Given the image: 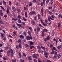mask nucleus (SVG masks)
Here are the masks:
<instances>
[{
    "instance_id": "23",
    "label": "nucleus",
    "mask_w": 62,
    "mask_h": 62,
    "mask_svg": "<svg viewBox=\"0 0 62 62\" xmlns=\"http://www.w3.org/2000/svg\"><path fill=\"white\" fill-rule=\"evenodd\" d=\"M32 2H30V4H29V7H30L31 6H32Z\"/></svg>"
},
{
    "instance_id": "26",
    "label": "nucleus",
    "mask_w": 62,
    "mask_h": 62,
    "mask_svg": "<svg viewBox=\"0 0 62 62\" xmlns=\"http://www.w3.org/2000/svg\"><path fill=\"white\" fill-rule=\"evenodd\" d=\"M62 47V46L60 45L59 46H58L57 47V49H60Z\"/></svg>"
},
{
    "instance_id": "53",
    "label": "nucleus",
    "mask_w": 62,
    "mask_h": 62,
    "mask_svg": "<svg viewBox=\"0 0 62 62\" xmlns=\"http://www.w3.org/2000/svg\"><path fill=\"white\" fill-rule=\"evenodd\" d=\"M37 19V17H36V16H35L34 18V20H36Z\"/></svg>"
},
{
    "instance_id": "22",
    "label": "nucleus",
    "mask_w": 62,
    "mask_h": 62,
    "mask_svg": "<svg viewBox=\"0 0 62 62\" xmlns=\"http://www.w3.org/2000/svg\"><path fill=\"white\" fill-rule=\"evenodd\" d=\"M57 57L58 58H59L61 57V55L60 54H58L57 55Z\"/></svg>"
},
{
    "instance_id": "38",
    "label": "nucleus",
    "mask_w": 62,
    "mask_h": 62,
    "mask_svg": "<svg viewBox=\"0 0 62 62\" xmlns=\"http://www.w3.org/2000/svg\"><path fill=\"white\" fill-rule=\"evenodd\" d=\"M3 5H6V1H3Z\"/></svg>"
},
{
    "instance_id": "52",
    "label": "nucleus",
    "mask_w": 62,
    "mask_h": 62,
    "mask_svg": "<svg viewBox=\"0 0 62 62\" xmlns=\"http://www.w3.org/2000/svg\"><path fill=\"white\" fill-rule=\"evenodd\" d=\"M58 16L60 18H62V15L61 14H59L58 15Z\"/></svg>"
},
{
    "instance_id": "44",
    "label": "nucleus",
    "mask_w": 62,
    "mask_h": 62,
    "mask_svg": "<svg viewBox=\"0 0 62 62\" xmlns=\"http://www.w3.org/2000/svg\"><path fill=\"white\" fill-rule=\"evenodd\" d=\"M0 15L1 17L3 16V12H0Z\"/></svg>"
},
{
    "instance_id": "60",
    "label": "nucleus",
    "mask_w": 62,
    "mask_h": 62,
    "mask_svg": "<svg viewBox=\"0 0 62 62\" xmlns=\"http://www.w3.org/2000/svg\"><path fill=\"white\" fill-rule=\"evenodd\" d=\"M20 61L21 62H24V61L23 60H22V59H20Z\"/></svg>"
},
{
    "instance_id": "63",
    "label": "nucleus",
    "mask_w": 62,
    "mask_h": 62,
    "mask_svg": "<svg viewBox=\"0 0 62 62\" xmlns=\"http://www.w3.org/2000/svg\"><path fill=\"white\" fill-rule=\"evenodd\" d=\"M11 1H9V5H11Z\"/></svg>"
},
{
    "instance_id": "13",
    "label": "nucleus",
    "mask_w": 62,
    "mask_h": 62,
    "mask_svg": "<svg viewBox=\"0 0 62 62\" xmlns=\"http://www.w3.org/2000/svg\"><path fill=\"white\" fill-rule=\"evenodd\" d=\"M37 32H38L40 31V28H39V27L37 28Z\"/></svg>"
},
{
    "instance_id": "62",
    "label": "nucleus",
    "mask_w": 62,
    "mask_h": 62,
    "mask_svg": "<svg viewBox=\"0 0 62 62\" xmlns=\"http://www.w3.org/2000/svg\"><path fill=\"white\" fill-rule=\"evenodd\" d=\"M4 52V50L3 49H1L0 50V52L1 53H2V52Z\"/></svg>"
},
{
    "instance_id": "43",
    "label": "nucleus",
    "mask_w": 62,
    "mask_h": 62,
    "mask_svg": "<svg viewBox=\"0 0 62 62\" xmlns=\"http://www.w3.org/2000/svg\"><path fill=\"white\" fill-rule=\"evenodd\" d=\"M49 1L50 0H46V4H48Z\"/></svg>"
},
{
    "instance_id": "14",
    "label": "nucleus",
    "mask_w": 62,
    "mask_h": 62,
    "mask_svg": "<svg viewBox=\"0 0 62 62\" xmlns=\"http://www.w3.org/2000/svg\"><path fill=\"white\" fill-rule=\"evenodd\" d=\"M30 42V45H33V44H34V43L32 41H29Z\"/></svg>"
},
{
    "instance_id": "1",
    "label": "nucleus",
    "mask_w": 62,
    "mask_h": 62,
    "mask_svg": "<svg viewBox=\"0 0 62 62\" xmlns=\"http://www.w3.org/2000/svg\"><path fill=\"white\" fill-rule=\"evenodd\" d=\"M10 54L11 56L12 57L13 56V50L11 49H9L8 51V55H9Z\"/></svg>"
},
{
    "instance_id": "9",
    "label": "nucleus",
    "mask_w": 62,
    "mask_h": 62,
    "mask_svg": "<svg viewBox=\"0 0 62 62\" xmlns=\"http://www.w3.org/2000/svg\"><path fill=\"white\" fill-rule=\"evenodd\" d=\"M61 23H60L59 22L58 23V27L59 28L61 26Z\"/></svg>"
},
{
    "instance_id": "10",
    "label": "nucleus",
    "mask_w": 62,
    "mask_h": 62,
    "mask_svg": "<svg viewBox=\"0 0 62 62\" xmlns=\"http://www.w3.org/2000/svg\"><path fill=\"white\" fill-rule=\"evenodd\" d=\"M38 51L41 54H43V51L42 50H38Z\"/></svg>"
},
{
    "instance_id": "32",
    "label": "nucleus",
    "mask_w": 62,
    "mask_h": 62,
    "mask_svg": "<svg viewBox=\"0 0 62 62\" xmlns=\"http://www.w3.org/2000/svg\"><path fill=\"white\" fill-rule=\"evenodd\" d=\"M41 12L42 14H43V9L42 8L41 9Z\"/></svg>"
},
{
    "instance_id": "54",
    "label": "nucleus",
    "mask_w": 62,
    "mask_h": 62,
    "mask_svg": "<svg viewBox=\"0 0 62 62\" xmlns=\"http://www.w3.org/2000/svg\"><path fill=\"white\" fill-rule=\"evenodd\" d=\"M41 48L42 49H44V50L45 49V47L42 46H41Z\"/></svg>"
},
{
    "instance_id": "59",
    "label": "nucleus",
    "mask_w": 62,
    "mask_h": 62,
    "mask_svg": "<svg viewBox=\"0 0 62 62\" xmlns=\"http://www.w3.org/2000/svg\"><path fill=\"white\" fill-rule=\"evenodd\" d=\"M7 13H8V12H9V9H8V8H7Z\"/></svg>"
},
{
    "instance_id": "2",
    "label": "nucleus",
    "mask_w": 62,
    "mask_h": 62,
    "mask_svg": "<svg viewBox=\"0 0 62 62\" xmlns=\"http://www.w3.org/2000/svg\"><path fill=\"white\" fill-rule=\"evenodd\" d=\"M39 56V55L38 54H34L33 55V57L34 58H35L36 59H37V58H38L37 57Z\"/></svg>"
},
{
    "instance_id": "36",
    "label": "nucleus",
    "mask_w": 62,
    "mask_h": 62,
    "mask_svg": "<svg viewBox=\"0 0 62 62\" xmlns=\"http://www.w3.org/2000/svg\"><path fill=\"white\" fill-rule=\"evenodd\" d=\"M49 13L50 15H52V14H53V13H52V12L51 11H49Z\"/></svg>"
},
{
    "instance_id": "24",
    "label": "nucleus",
    "mask_w": 62,
    "mask_h": 62,
    "mask_svg": "<svg viewBox=\"0 0 62 62\" xmlns=\"http://www.w3.org/2000/svg\"><path fill=\"white\" fill-rule=\"evenodd\" d=\"M30 49H33V48H34V46H30Z\"/></svg>"
},
{
    "instance_id": "39",
    "label": "nucleus",
    "mask_w": 62,
    "mask_h": 62,
    "mask_svg": "<svg viewBox=\"0 0 62 62\" xmlns=\"http://www.w3.org/2000/svg\"><path fill=\"white\" fill-rule=\"evenodd\" d=\"M23 20H24V21H25V22H26V19L25 18H24V17H23Z\"/></svg>"
},
{
    "instance_id": "17",
    "label": "nucleus",
    "mask_w": 62,
    "mask_h": 62,
    "mask_svg": "<svg viewBox=\"0 0 62 62\" xmlns=\"http://www.w3.org/2000/svg\"><path fill=\"white\" fill-rule=\"evenodd\" d=\"M29 28L30 29L31 32H32L33 31V29H32V28L31 27H29Z\"/></svg>"
},
{
    "instance_id": "19",
    "label": "nucleus",
    "mask_w": 62,
    "mask_h": 62,
    "mask_svg": "<svg viewBox=\"0 0 62 62\" xmlns=\"http://www.w3.org/2000/svg\"><path fill=\"white\" fill-rule=\"evenodd\" d=\"M32 23L33 24V25H36V23H35V21H34V20H32Z\"/></svg>"
},
{
    "instance_id": "11",
    "label": "nucleus",
    "mask_w": 62,
    "mask_h": 62,
    "mask_svg": "<svg viewBox=\"0 0 62 62\" xmlns=\"http://www.w3.org/2000/svg\"><path fill=\"white\" fill-rule=\"evenodd\" d=\"M28 34L30 36H31L32 35V34H31V32L29 31H28Z\"/></svg>"
},
{
    "instance_id": "12",
    "label": "nucleus",
    "mask_w": 62,
    "mask_h": 62,
    "mask_svg": "<svg viewBox=\"0 0 62 62\" xmlns=\"http://www.w3.org/2000/svg\"><path fill=\"white\" fill-rule=\"evenodd\" d=\"M16 24L17 25V26H19V28H21V27H22V25H21V24H19L18 23H17Z\"/></svg>"
},
{
    "instance_id": "48",
    "label": "nucleus",
    "mask_w": 62,
    "mask_h": 62,
    "mask_svg": "<svg viewBox=\"0 0 62 62\" xmlns=\"http://www.w3.org/2000/svg\"><path fill=\"white\" fill-rule=\"evenodd\" d=\"M56 57H57V56L54 55L53 57V59H55V58H56Z\"/></svg>"
},
{
    "instance_id": "25",
    "label": "nucleus",
    "mask_w": 62,
    "mask_h": 62,
    "mask_svg": "<svg viewBox=\"0 0 62 62\" xmlns=\"http://www.w3.org/2000/svg\"><path fill=\"white\" fill-rule=\"evenodd\" d=\"M28 60H32V59L31 58V56H29L28 57Z\"/></svg>"
},
{
    "instance_id": "20",
    "label": "nucleus",
    "mask_w": 62,
    "mask_h": 62,
    "mask_svg": "<svg viewBox=\"0 0 62 62\" xmlns=\"http://www.w3.org/2000/svg\"><path fill=\"white\" fill-rule=\"evenodd\" d=\"M17 18H18L19 19H21V17L20 15H18V16H17Z\"/></svg>"
},
{
    "instance_id": "28",
    "label": "nucleus",
    "mask_w": 62,
    "mask_h": 62,
    "mask_svg": "<svg viewBox=\"0 0 62 62\" xmlns=\"http://www.w3.org/2000/svg\"><path fill=\"white\" fill-rule=\"evenodd\" d=\"M38 17L39 19V20H40V15H39V14H38Z\"/></svg>"
},
{
    "instance_id": "8",
    "label": "nucleus",
    "mask_w": 62,
    "mask_h": 62,
    "mask_svg": "<svg viewBox=\"0 0 62 62\" xmlns=\"http://www.w3.org/2000/svg\"><path fill=\"white\" fill-rule=\"evenodd\" d=\"M19 37L20 39H23L24 38V36L22 35H20L19 36Z\"/></svg>"
},
{
    "instance_id": "51",
    "label": "nucleus",
    "mask_w": 62,
    "mask_h": 62,
    "mask_svg": "<svg viewBox=\"0 0 62 62\" xmlns=\"http://www.w3.org/2000/svg\"><path fill=\"white\" fill-rule=\"evenodd\" d=\"M51 18L53 19V18H54L55 17V16L54 15H52L51 16Z\"/></svg>"
},
{
    "instance_id": "16",
    "label": "nucleus",
    "mask_w": 62,
    "mask_h": 62,
    "mask_svg": "<svg viewBox=\"0 0 62 62\" xmlns=\"http://www.w3.org/2000/svg\"><path fill=\"white\" fill-rule=\"evenodd\" d=\"M43 31V32H47V31H48V30L47 29H45L43 30V31Z\"/></svg>"
},
{
    "instance_id": "58",
    "label": "nucleus",
    "mask_w": 62,
    "mask_h": 62,
    "mask_svg": "<svg viewBox=\"0 0 62 62\" xmlns=\"http://www.w3.org/2000/svg\"><path fill=\"white\" fill-rule=\"evenodd\" d=\"M17 10L19 12H21V10H20V9L18 8L17 9Z\"/></svg>"
},
{
    "instance_id": "40",
    "label": "nucleus",
    "mask_w": 62,
    "mask_h": 62,
    "mask_svg": "<svg viewBox=\"0 0 62 62\" xmlns=\"http://www.w3.org/2000/svg\"><path fill=\"white\" fill-rule=\"evenodd\" d=\"M45 22L46 23V24H48V21L47 20H45Z\"/></svg>"
},
{
    "instance_id": "64",
    "label": "nucleus",
    "mask_w": 62,
    "mask_h": 62,
    "mask_svg": "<svg viewBox=\"0 0 62 62\" xmlns=\"http://www.w3.org/2000/svg\"><path fill=\"white\" fill-rule=\"evenodd\" d=\"M38 62H42L41 61H40V59H39L38 60Z\"/></svg>"
},
{
    "instance_id": "21",
    "label": "nucleus",
    "mask_w": 62,
    "mask_h": 62,
    "mask_svg": "<svg viewBox=\"0 0 62 62\" xmlns=\"http://www.w3.org/2000/svg\"><path fill=\"white\" fill-rule=\"evenodd\" d=\"M21 42H22V40L21 39H19L17 41V42L18 43H21Z\"/></svg>"
},
{
    "instance_id": "15",
    "label": "nucleus",
    "mask_w": 62,
    "mask_h": 62,
    "mask_svg": "<svg viewBox=\"0 0 62 62\" xmlns=\"http://www.w3.org/2000/svg\"><path fill=\"white\" fill-rule=\"evenodd\" d=\"M0 34L2 38H4V37L5 36V34H4L3 33H0Z\"/></svg>"
},
{
    "instance_id": "37",
    "label": "nucleus",
    "mask_w": 62,
    "mask_h": 62,
    "mask_svg": "<svg viewBox=\"0 0 62 62\" xmlns=\"http://www.w3.org/2000/svg\"><path fill=\"white\" fill-rule=\"evenodd\" d=\"M53 50H55V51H57V49H56V48H55V47H53Z\"/></svg>"
},
{
    "instance_id": "6",
    "label": "nucleus",
    "mask_w": 62,
    "mask_h": 62,
    "mask_svg": "<svg viewBox=\"0 0 62 62\" xmlns=\"http://www.w3.org/2000/svg\"><path fill=\"white\" fill-rule=\"evenodd\" d=\"M13 17L15 18H17V15H16V14H15V13H13Z\"/></svg>"
},
{
    "instance_id": "50",
    "label": "nucleus",
    "mask_w": 62,
    "mask_h": 62,
    "mask_svg": "<svg viewBox=\"0 0 62 62\" xmlns=\"http://www.w3.org/2000/svg\"><path fill=\"white\" fill-rule=\"evenodd\" d=\"M47 39L46 38H45L44 39V41H45V42H46V41H47Z\"/></svg>"
},
{
    "instance_id": "49",
    "label": "nucleus",
    "mask_w": 62,
    "mask_h": 62,
    "mask_svg": "<svg viewBox=\"0 0 62 62\" xmlns=\"http://www.w3.org/2000/svg\"><path fill=\"white\" fill-rule=\"evenodd\" d=\"M18 46L20 48H22V46L21 44H19Z\"/></svg>"
},
{
    "instance_id": "27",
    "label": "nucleus",
    "mask_w": 62,
    "mask_h": 62,
    "mask_svg": "<svg viewBox=\"0 0 62 62\" xmlns=\"http://www.w3.org/2000/svg\"><path fill=\"white\" fill-rule=\"evenodd\" d=\"M26 39H28V40H29L30 39V37L28 36H27Z\"/></svg>"
},
{
    "instance_id": "41",
    "label": "nucleus",
    "mask_w": 62,
    "mask_h": 62,
    "mask_svg": "<svg viewBox=\"0 0 62 62\" xmlns=\"http://www.w3.org/2000/svg\"><path fill=\"white\" fill-rule=\"evenodd\" d=\"M18 22L19 23H21V20L20 19H19L18 21Z\"/></svg>"
},
{
    "instance_id": "4",
    "label": "nucleus",
    "mask_w": 62,
    "mask_h": 62,
    "mask_svg": "<svg viewBox=\"0 0 62 62\" xmlns=\"http://www.w3.org/2000/svg\"><path fill=\"white\" fill-rule=\"evenodd\" d=\"M41 32L42 33V34H41V36L42 37H44V36L45 35V33H44V32L43 31H42Z\"/></svg>"
},
{
    "instance_id": "55",
    "label": "nucleus",
    "mask_w": 62,
    "mask_h": 62,
    "mask_svg": "<svg viewBox=\"0 0 62 62\" xmlns=\"http://www.w3.org/2000/svg\"><path fill=\"white\" fill-rule=\"evenodd\" d=\"M30 15H32L33 13H32V12H31L29 13Z\"/></svg>"
},
{
    "instance_id": "33",
    "label": "nucleus",
    "mask_w": 62,
    "mask_h": 62,
    "mask_svg": "<svg viewBox=\"0 0 62 62\" xmlns=\"http://www.w3.org/2000/svg\"><path fill=\"white\" fill-rule=\"evenodd\" d=\"M36 2L38 3V0L37 1V0H33V2H34V3H35Z\"/></svg>"
},
{
    "instance_id": "5",
    "label": "nucleus",
    "mask_w": 62,
    "mask_h": 62,
    "mask_svg": "<svg viewBox=\"0 0 62 62\" xmlns=\"http://www.w3.org/2000/svg\"><path fill=\"white\" fill-rule=\"evenodd\" d=\"M53 41L55 43V41H56L55 44L56 45H57V40L56 39L54 38L53 39Z\"/></svg>"
},
{
    "instance_id": "31",
    "label": "nucleus",
    "mask_w": 62,
    "mask_h": 62,
    "mask_svg": "<svg viewBox=\"0 0 62 62\" xmlns=\"http://www.w3.org/2000/svg\"><path fill=\"white\" fill-rule=\"evenodd\" d=\"M16 34V32L15 31H14L13 33V35L14 36H15Z\"/></svg>"
},
{
    "instance_id": "18",
    "label": "nucleus",
    "mask_w": 62,
    "mask_h": 62,
    "mask_svg": "<svg viewBox=\"0 0 62 62\" xmlns=\"http://www.w3.org/2000/svg\"><path fill=\"white\" fill-rule=\"evenodd\" d=\"M12 9L14 11H16V8H15L14 7V6H12Z\"/></svg>"
},
{
    "instance_id": "29",
    "label": "nucleus",
    "mask_w": 62,
    "mask_h": 62,
    "mask_svg": "<svg viewBox=\"0 0 62 62\" xmlns=\"http://www.w3.org/2000/svg\"><path fill=\"white\" fill-rule=\"evenodd\" d=\"M25 17L26 18L27 16V13L26 12H25Z\"/></svg>"
},
{
    "instance_id": "35",
    "label": "nucleus",
    "mask_w": 62,
    "mask_h": 62,
    "mask_svg": "<svg viewBox=\"0 0 62 62\" xmlns=\"http://www.w3.org/2000/svg\"><path fill=\"white\" fill-rule=\"evenodd\" d=\"M49 18H50V19H51V20L52 21H54V18H52V17H51V16H49Z\"/></svg>"
},
{
    "instance_id": "45",
    "label": "nucleus",
    "mask_w": 62,
    "mask_h": 62,
    "mask_svg": "<svg viewBox=\"0 0 62 62\" xmlns=\"http://www.w3.org/2000/svg\"><path fill=\"white\" fill-rule=\"evenodd\" d=\"M28 9L27 8H26V7H24V10H28Z\"/></svg>"
},
{
    "instance_id": "57",
    "label": "nucleus",
    "mask_w": 62,
    "mask_h": 62,
    "mask_svg": "<svg viewBox=\"0 0 62 62\" xmlns=\"http://www.w3.org/2000/svg\"><path fill=\"white\" fill-rule=\"evenodd\" d=\"M21 23L23 25H25V23L23 22H21Z\"/></svg>"
},
{
    "instance_id": "46",
    "label": "nucleus",
    "mask_w": 62,
    "mask_h": 62,
    "mask_svg": "<svg viewBox=\"0 0 62 62\" xmlns=\"http://www.w3.org/2000/svg\"><path fill=\"white\" fill-rule=\"evenodd\" d=\"M18 19L17 18H12V20L14 21H17Z\"/></svg>"
},
{
    "instance_id": "56",
    "label": "nucleus",
    "mask_w": 62,
    "mask_h": 62,
    "mask_svg": "<svg viewBox=\"0 0 62 62\" xmlns=\"http://www.w3.org/2000/svg\"><path fill=\"white\" fill-rule=\"evenodd\" d=\"M43 4H44V3L41 2V6L42 7H43Z\"/></svg>"
},
{
    "instance_id": "7",
    "label": "nucleus",
    "mask_w": 62,
    "mask_h": 62,
    "mask_svg": "<svg viewBox=\"0 0 62 62\" xmlns=\"http://www.w3.org/2000/svg\"><path fill=\"white\" fill-rule=\"evenodd\" d=\"M0 23H2V24H5V25H6V22H2V21L1 20V19H0Z\"/></svg>"
},
{
    "instance_id": "34",
    "label": "nucleus",
    "mask_w": 62,
    "mask_h": 62,
    "mask_svg": "<svg viewBox=\"0 0 62 62\" xmlns=\"http://www.w3.org/2000/svg\"><path fill=\"white\" fill-rule=\"evenodd\" d=\"M0 7H1V8L2 9L3 11H5V9L2 6H1Z\"/></svg>"
},
{
    "instance_id": "61",
    "label": "nucleus",
    "mask_w": 62,
    "mask_h": 62,
    "mask_svg": "<svg viewBox=\"0 0 62 62\" xmlns=\"http://www.w3.org/2000/svg\"><path fill=\"white\" fill-rule=\"evenodd\" d=\"M54 51H53L51 52V54H54Z\"/></svg>"
},
{
    "instance_id": "42",
    "label": "nucleus",
    "mask_w": 62,
    "mask_h": 62,
    "mask_svg": "<svg viewBox=\"0 0 62 62\" xmlns=\"http://www.w3.org/2000/svg\"><path fill=\"white\" fill-rule=\"evenodd\" d=\"M47 40H49L50 39V37L49 36H47L46 38Z\"/></svg>"
},
{
    "instance_id": "47",
    "label": "nucleus",
    "mask_w": 62,
    "mask_h": 62,
    "mask_svg": "<svg viewBox=\"0 0 62 62\" xmlns=\"http://www.w3.org/2000/svg\"><path fill=\"white\" fill-rule=\"evenodd\" d=\"M23 35L24 36H26V32L25 31H24L23 33Z\"/></svg>"
},
{
    "instance_id": "3",
    "label": "nucleus",
    "mask_w": 62,
    "mask_h": 62,
    "mask_svg": "<svg viewBox=\"0 0 62 62\" xmlns=\"http://www.w3.org/2000/svg\"><path fill=\"white\" fill-rule=\"evenodd\" d=\"M18 55H19V56L20 57V58H21L22 56V55H21V52L20 51H18L17 53Z\"/></svg>"
},
{
    "instance_id": "30",
    "label": "nucleus",
    "mask_w": 62,
    "mask_h": 62,
    "mask_svg": "<svg viewBox=\"0 0 62 62\" xmlns=\"http://www.w3.org/2000/svg\"><path fill=\"white\" fill-rule=\"evenodd\" d=\"M37 48L38 49H39V50H41V48H40V47L39 46H37Z\"/></svg>"
}]
</instances>
